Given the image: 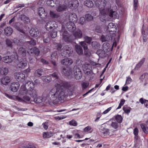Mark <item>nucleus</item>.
<instances>
[{"instance_id": "1", "label": "nucleus", "mask_w": 148, "mask_h": 148, "mask_svg": "<svg viewBox=\"0 0 148 148\" xmlns=\"http://www.w3.org/2000/svg\"><path fill=\"white\" fill-rule=\"evenodd\" d=\"M106 16H108V18L111 20L118 18L119 16L117 11L112 9L111 7H109L105 12V13L100 16V18L101 21L103 22L106 20Z\"/></svg>"}, {"instance_id": "2", "label": "nucleus", "mask_w": 148, "mask_h": 148, "mask_svg": "<svg viewBox=\"0 0 148 148\" xmlns=\"http://www.w3.org/2000/svg\"><path fill=\"white\" fill-rule=\"evenodd\" d=\"M95 4L99 11V16H101L109 7L111 4H108L105 0H97L95 2Z\"/></svg>"}, {"instance_id": "3", "label": "nucleus", "mask_w": 148, "mask_h": 148, "mask_svg": "<svg viewBox=\"0 0 148 148\" xmlns=\"http://www.w3.org/2000/svg\"><path fill=\"white\" fill-rule=\"evenodd\" d=\"M20 91L22 94L29 95L30 96L33 98L36 97L37 96V92L34 88H29V86H25V84L24 82L23 83V85L21 86Z\"/></svg>"}, {"instance_id": "4", "label": "nucleus", "mask_w": 148, "mask_h": 148, "mask_svg": "<svg viewBox=\"0 0 148 148\" xmlns=\"http://www.w3.org/2000/svg\"><path fill=\"white\" fill-rule=\"evenodd\" d=\"M56 89L53 88L49 92L47 96V99L48 101L52 102H58V89L56 88Z\"/></svg>"}, {"instance_id": "5", "label": "nucleus", "mask_w": 148, "mask_h": 148, "mask_svg": "<svg viewBox=\"0 0 148 148\" xmlns=\"http://www.w3.org/2000/svg\"><path fill=\"white\" fill-rule=\"evenodd\" d=\"M61 35L62 36V40L66 42H69L71 40V35L69 34L68 32L65 30V28L63 26L60 31Z\"/></svg>"}, {"instance_id": "6", "label": "nucleus", "mask_w": 148, "mask_h": 148, "mask_svg": "<svg viewBox=\"0 0 148 148\" xmlns=\"http://www.w3.org/2000/svg\"><path fill=\"white\" fill-rule=\"evenodd\" d=\"M70 84L67 82H64L61 80H60L59 83H57L55 85V88H56L58 89H60L62 88V87L65 89H68L71 87Z\"/></svg>"}, {"instance_id": "7", "label": "nucleus", "mask_w": 148, "mask_h": 148, "mask_svg": "<svg viewBox=\"0 0 148 148\" xmlns=\"http://www.w3.org/2000/svg\"><path fill=\"white\" fill-rule=\"evenodd\" d=\"M17 56L16 52H14V54L11 56H6L2 58V61L5 63H10L12 62L16 58Z\"/></svg>"}, {"instance_id": "8", "label": "nucleus", "mask_w": 148, "mask_h": 148, "mask_svg": "<svg viewBox=\"0 0 148 148\" xmlns=\"http://www.w3.org/2000/svg\"><path fill=\"white\" fill-rule=\"evenodd\" d=\"M73 73L75 77L77 80H79L81 78L82 76V73L80 69L78 68L74 67L73 68Z\"/></svg>"}, {"instance_id": "9", "label": "nucleus", "mask_w": 148, "mask_h": 148, "mask_svg": "<svg viewBox=\"0 0 148 148\" xmlns=\"http://www.w3.org/2000/svg\"><path fill=\"white\" fill-rule=\"evenodd\" d=\"M140 83L144 82L143 85L146 86L148 84V73H145L142 75L139 78Z\"/></svg>"}, {"instance_id": "10", "label": "nucleus", "mask_w": 148, "mask_h": 148, "mask_svg": "<svg viewBox=\"0 0 148 148\" xmlns=\"http://www.w3.org/2000/svg\"><path fill=\"white\" fill-rule=\"evenodd\" d=\"M25 82H24L25 84V86H29V88H34L35 86H37L40 83L39 80L38 79H36L34 82L29 81H27Z\"/></svg>"}, {"instance_id": "11", "label": "nucleus", "mask_w": 148, "mask_h": 148, "mask_svg": "<svg viewBox=\"0 0 148 148\" xmlns=\"http://www.w3.org/2000/svg\"><path fill=\"white\" fill-rule=\"evenodd\" d=\"M108 30L110 34L113 35L116 31V27L114 23H110L108 26Z\"/></svg>"}, {"instance_id": "12", "label": "nucleus", "mask_w": 148, "mask_h": 148, "mask_svg": "<svg viewBox=\"0 0 148 148\" xmlns=\"http://www.w3.org/2000/svg\"><path fill=\"white\" fill-rule=\"evenodd\" d=\"M75 23L69 22L66 24V26L67 29L70 32H73L76 29Z\"/></svg>"}, {"instance_id": "13", "label": "nucleus", "mask_w": 148, "mask_h": 148, "mask_svg": "<svg viewBox=\"0 0 148 148\" xmlns=\"http://www.w3.org/2000/svg\"><path fill=\"white\" fill-rule=\"evenodd\" d=\"M79 5V2L77 0H72L69 1L68 3V6L72 9L77 8Z\"/></svg>"}, {"instance_id": "14", "label": "nucleus", "mask_w": 148, "mask_h": 148, "mask_svg": "<svg viewBox=\"0 0 148 148\" xmlns=\"http://www.w3.org/2000/svg\"><path fill=\"white\" fill-rule=\"evenodd\" d=\"M59 89H58V90ZM67 93H66L65 90H62L59 92H58V102L59 101L63 100L65 98H66L67 95Z\"/></svg>"}, {"instance_id": "15", "label": "nucleus", "mask_w": 148, "mask_h": 148, "mask_svg": "<svg viewBox=\"0 0 148 148\" xmlns=\"http://www.w3.org/2000/svg\"><path fill=\"white\" fill-rule=\"evenodd\" d=\"M113 46H112L108 43L105 42L103 45V51L106 52H108L112 49Z\"/></svg>"}, {"instance_id": "16", "label": "nucleus", "mask_w": 148, "mask_h": 148, "mask_svg": "<svg viewBox=\"0 0 148 148\" xmlns=\"http://www.w3.org/2000/svg\"><path fill=\"white\" fill-rule=\"evenodd\" d=\"M69 22L76 23L78 20L77 16L75 13L72 12L69 14Z\"/></svg>"}, {"instance_id": "17", "label": "nucleus", "mask_w": 148, "mask_h": 148, "mask_svg": "<svg viewBox=\"0 0 148 148\" xmlns=\"http://www.w3.org/2000/svg\"><path fill=\"white\" fill-rule=\"evenodd\" d=\"M20 84L18 82H14L11 84L10 88L12 91L16 92L18 90Z\"/></svg>"}, {"instance_id": "18", "label": "nucleus", "mask_w": 148, "mask_h": 148, "mask_svg": "<svg viewBox=\"0 0 148 148\" xmlns=\"http://www.w3.org/2000/svg\"><path fill=\"white\" fill-rule=\"evenodd\" d=\"M25 75L21 73H16V78L17 80L21 82H23L25 79Z\"/></svg>"}, {"instance_id": "19", "label": "nucleus", "mask_w": 148, "mask_h": 148, "mask_svg": "<svg viewBox=\"0 0 148 148\" xmlns=\"http://www.w3.org/2000/svg\"><path fill=\"white\" fill-rule=\"evenodd\" d=\"M73 60L70 58H64L61 60V62L62 64L64 65L69 66L73 63Z\"/></svg>"}, {"instance_id": "20", "label": "nucleus", "mask_w": 148, "mask_h": 148, "mask_svg": "<svg viewBox=\"0 0 148 148\" xmlns=\"http://www.w3.org/2000/svg\"><path fill=\"white\" fill-rule=\"evenodd\" d=\"M38 12L39 15L42 18H45L47 15V13L45 12L43 8H40L38 9Z\"/></svg>"}, {"instance_id": "21", "label": "nucleus", "mask_w": 148, "mask_h": 148, "mask_svg": "<svg viewBox=\"0 0 148 148\" xmlns=\"http://www.w3.org/2000/svg\"><path fill=\"white\" fill-rule=\"evenodd\" d=\"M39 32L38 29L33 28H32L29 32L31 36L34 37L38 36L39 34Z\"/></svg>"}, {"instance_id": "22", "label": "nucleus", "mask_w": 148, "mask_h": 148, "mask_svg": "<svg viewBox=\"0 0 148 148\" xmlns=\"http://www.w3.org/2000/svg\"><path fill=\"white\" fill-rule=\"evenodd\" d=\"M62 73V74L65 76H68L71 73V69L69 67H64L63 69Z\"/></svg>"}, {"instance_id": "23", "label": "nucleus", "mask_w": 148, "mask_h": 148, "mask_svg": "<svg viewBox=\"0 0 148 148\" xmlns=\"http://www.w3.org/2000/svg\"><path fill=\"white\" fill-rule=\"evenodd\" d=\"M109 130L105 128L103 126H101L100 129V132L102 136L110 135Z\"/></svg>"}, {"instance_id": "24", "label": "nucleus", "mask_w": 148, "mask_h": 148, "mask_svg": "<svg viewBox=\"0 0 148 148\" xmlns=\"http://www.w3.org/2000/svg\"><path fill=\"white\" fill-rule=\"evenodd\" d=\"M113 36V35H112L110 34L105 36L102 35L101 37V40L102 42L108 41L110 40H112V37Z\"/></svg>"}, {"instance_id": "25", "label": "nucleus", "mask_w": 148, "mask_h": 148, "mask_svg": "<svg viewBox=\"0 0 148 148\" xmlns=\"http://www.w3.org/2000/svg\"><path fill=\"white\" fill-rule=\"evenodd\" d=\"M73 35L76 39H80L82 37V33L81 30L78 29L73 33Z\"/></svg>"}, {"instance_id": "26", "label": "nucleus", "mask_w": 148, "mask_h": 148, "mask_svg": "<svg viewBox=\"0 0 148 148\" xmlns=\"http://www.w3.org/2000/svg\"><path fill=\"white\" fill-rule=\"evenodd\" d=\"M27 65V61L23 59H21L17 64L18 67L22 69H24Z\"/></svg>"}, {"instance_id": "27", "label": "nucleus", "mask_w": 148, "mask_h": 148, "mask_svg": "<svg viewBox=\"0 0 148 148\" xmlns=\"http://www.w3.org/2000/svg\"><path fill=\"white\" fill-rule=\"evenodd\" d=\"M53 23V21H51L48 22L45 25V28L48 31L53 29L54 27Z\"/></svg>"}, {"instance_id": "28", "label": "nucleus", "mask_w": 148, "mask_h": 148, "mask_svg": "<svg viewBox=\"0 0 148 148\" xmlns=\"http://www.w3.org/2000/svg\"><path fill=\"white\" fill-rule=\"evenodd\" d=\"M10 81V78L8 76L3 77L1 79V83L4 85H7Z\"/></svg>"}, {"instance_id": "29", "label": "nucleus", "mask_w": 148, "mask_h": 148, "mask_svg": "<svg viewBox=\"0 0 148 148\" xmlns=\"http://www.w3.org/2000/svg\"><path fill=\"white\" fill-rule=\"evenodd\" d=\"M23 25L21 24L19 22H17L14 25V27L17 29L18 31H19L20 32L24 33L25 32L23 30L21 29L23 27Z\"/></svg>"}, {"instance_id": "30", "label": "nucleus", "mask_w": 148, "mask_h": 148, "mask_svg": "<svg viewBox=\"0 0 148 148\" xmlns=\"http://www.w3.org/2000/svg\"><path fill=\"white\" fill-rule=\"evenodd\" d=\"M13 42L15 44L18 46H23L25 45L23 40L19 38H14L13 39Z\"/></svg>"}, {"instance_id": "31", "label": "nucleus", "mask_w": 148, "mask_h": 148, "mask_svg": "<svg viewBox=\"0 0 148 148\" xmlns=\"http://www.w3.org/2000/svg\"><path fill=\"white\" fill-rule=\"evenodd\" d=\"M62 50L64 51V52H66L69 55L73 52L72 49L69 47L68 45H65L62 48Z\"/></svg>"}, {"instance_id": "32", "label": "nucleus", "mask_w": 148, "mask_h": 148, "mask_svg": "<svg viewBox=\"0 0 148 148\" xmlns=\"http://www.w3.org/2000/svg\"><path fill=\"white\" fill-rule=\"evenodd\" d=\"M44 73L43 69H39L35 71L34 75L35 76L39 77L41 76Z\"/></svg>"}, {"instance_id": "33", "label": "nucleus", "mask_w": 148, "mask_h": 148, "mask_svg": "<svg viewBox=\"0 0 148 148\" xmlns=\"http://www.w3.org/2000/svg\"><path fill=\"white\" fill-rule=\"evenodd\" d=\"M46 3L48 5L51 7H54L56 5L58 1L57 0H47Z\"/></svg>"}, {"instance_id": "34", "label": "nucleus", "mask_w": 148, "mask_h": 148, "mask_svg": "<svg viewBox=\"0 0 148 148\" xmlns=\"http://www.w3.org/2000/svg\"><path fill=\"white\" fill-rule=\"evenodd\" d=\"M4 33L7 36L10 35L13 32V29L10 27H7L4 29Z\"/></svg>"}, {"instance_id": "35", "label": "nucleus", "mask_w": 148, "mask_h": 148, "mask_svg": "<svg viewBox=\"0 0 148 148\" xmlns=\"http://www.w3.org/2000/svg\"><path fill=\"white\" fill-rule=\"evenodd\" d=\"M67 8V6L64 4H61L60 3L56 9L58 12H60L65 10Z\"/></svg>"}, {"instance_id": "36", "label": "nucleus", "mask_w": 148, "mask_h": 148, "mask_svg": "<svg viewBox=\"0 0 148 148\" xmlns=\"http://www.w3.org/2000/svg\"><path fill=\"white\" fill-rule=\"evenodd\" d=\"M58 75V73L56 72H55L52 74H50V75L51 76L52 78H53V80L56 79L58 81L57 83H59L60 81V80H61L59 79V77Z\"/></svg>"}, {"instance_id": "37", "label": "nucleus", "mask_w": 148, "mask_h": 148, "mask_svg": "<svg viewBox=\"0 0 148 148\" xmlns=\"http://www.w3.org/2000/svg\"><path fill=\"white\" fill-rule=\"evenodd\" d=\"M84 4L89 8H91L94 6L93 2L90 0H86L84 1Z\"/></svg>"}, {"instance_id": "38", "label": "nucleus", "mask_w": 148, "mask_h": 148, "mask_svg": "<svg viewBox=\"0 0 148 148\" xmlns=\"http://www.w3.org/2000/svg\"><path fill=\"white\" fill-rule=\"evenodd\" d=\"M36 43V40L33 39H31L30 41L25 42L24 43L25 45H26L29 46L35 45Z\"/></svg>"}, {"instance_id": "39", "label": "nucleus", "mask_w": 148, "mask_h": 148, "mask_svg": "<svg viewBox=\"0 0 148 148\" xmlns=\"http://www.w3.org/2000/svg\"><path fill=\"white\" fill-rule=\"evenodd\" d=\"M75 47L76 51L78 54H81L83 53L82 49L79 45H76Z\"/></svg>"}, {"instance_id": "40", "label": "nucleus", "mask_w": 148, "mask_h": 148, "mask_svg": "<svg viewBox=\"0 0 148 148\" xmlns=\"http://www.w3.org/2000/svg\"><path fill=\"white\" fill-rule=\"evenodd\" d=\"M145 60V58H143L140 62L136 65L135 69H138L143 64Z\"/></svg>"}, {"instance_id": "41", "label": "nucleus", "mask_w": 148, "mask_h": 148, "mask_svg": "<svg viewBox=\"0 0 148 148\" xmlns=\"http://www.w3.org/2000/svg\"><path fill=\"white\" fill-rule=\"evenodd\" d=\"M143 131L145 134L148 133V127L147 125L144 123H141L140 125Z\"/></svg>"}, {"instance_id": "42", "label": "nucleus", "mask_w": 148, "mask_h": 148, "mask_svg": "<svg viewBox=\"0 0 148 148\" xmlns=\"http://www.w3.org/2000/svg\"><path fill=\"white\" fill-rule=\"evenodd\" d=\"M26 50L23 47L20 48L18 50V53L22 56H25L26 55Z\"/></svg>"}, {"instance_id": "43", "label": "nucleus", "mask_w": 148, "mask_h": 148, "mask_svg": "<svg viewBox=\"0 0 148 148\" xmlns=\"http://www.w3.org/2000/svg\"><path fill=\"white\" fill-rule=\"evenodd\" d=\"M57 32L53 29L51 30L50 31V35L53 38H56L57 35Z\"/></svg>"}, {"instance_id": "44", "label": "nucleus", "mask_w": 148, "mask_h": 148, "mask_svg": "<svg viewBox=\"0 0 148 148\" xmlns=\"http://www.w3.org/2000/svg\"><path fill=\"white\" fill-rule=\"evenodd\" d=\"M0 72L1 75H6L8 72V70L6 67H2L0 70Z\"/></svg>"}, {"instance_id": "45", "label": "nucleus", "mask_w": 148, "mask_h": 148, "mask_svg": "<svg viewBox=\"0 0 148 148\" xmlns=\"http://www.w3.org/2000/svg\"><path fill=\"white\" fill-rule=\"evenodd\" d=\"M21 19L25 23H28L30 22V20L29 17H27L25 15H23L21 16Z\"/></svg>"}, {"instance_id": "46", "label": "nucleus", "mask_w": 148, "mask_h": 148, "mask_svg": "<svg viewBox=\"0 0 148 148\" xmlns=\"http://www.w3.org/2000/svg\"><path fill=\"white\" fill-rule=\"evenodd\" d=\"M91 68V65L87 63H85L83 66V69L84 71L87 70H90Z\"/></svg>"}, {"instance_id": "47", "label": "nucleus", "mask_w": 148, "mask_h": 148, "mask_svg": "<svg viewBox=\"0 0 148 148\" xmlns=\"http://www.w3.org/2000/svg\"><path fill=\"white\" fill-rule=\"evenodd\" d=\"M50 14L51 17L53 18H57L59 16V15L58 13L54 11H50Z\"/></svg>"}, {"instance_id": "48", "label": "nucleus", "mask_w": 148, "mask_h": 148, "mask_svg": "<svg viewBox=\"0 0 148 148\" xmlns=\"http://www.w3.org/2000/svg\"><path fill=\"white\" fill-rule=\"evenodd\" d=\"M42 78L44 81L47 82H49L52 79L50 75L49 76L43 77Z\"/></svg>"}, {"instance_id": "49", "label": "nucleus", "mask_w": 148, "mask_h": 148, "mask_svg": "<svg viewBox=\"0 0 148 148\" xmlns=\"http://www.w3.org/2000/svg\"><path fill=\"white\" fill-rule=\"evenodd\" d=\"M80 44L84 48L85 51L87 52L88 50V48L87 45L85 41H82L80 42Z\"/></svg>"}, {"instance_id": "50", "label": "nucleus", "mask_w": 148, "mask_h": 148, "mask_svg": "<svg viewBox=\"0 0 148 148\" xmlns=\"http://www.w3.org/2000/svg\"><path fill=\"white\" fill-rule=\"evenodd\" d=\"M52 135V134L51 132H44L43 134V137L44 138H49Z\"/></svg>"}, {"instance_id": "51", "label": "nucleus", "mask_w": 148, "mask_h": 148, "mask_svg": "<svg viewBox=\"0 0 148 148\" xmlns=\"http://www.w3.org/2000/svg\"><path fill=\"white\" fill-rule=\"evenodd\" d=\"M123 109L125 113L128 114L130 112L132 108L130 107L124 106L123 108Z\"/></svg>"}, {"instance_id": "52", "label": "nucleus", "mask_w": 148, "mask_h": 148, "mask_svg": "<svg viewBox=\"0 0 148 148\" xmlns=\"http://www.w3.org/2000/svg\"><path fill=\"white\" fill-rule=\"evenodd\" d=\"M6 44L8 47L12 48V42L9 39H7L5 41Z\"/></svg>"}, {"instance_id": "53", "label": "nucleus", "mask_w": 148, "mask_h": 148, "mask_svg": "<svg viewBox=\"0 0 148 148\" xmlns=\"http://www.w3.org/2000/svg\"><path fill=\"white\" fill-rule=\"evenodd\" d=\"M115 119L119 123H121L122 121L123 118L121 115L117 114L115 116Z\"/></svg>"}, {"instance_id": "54", "label": "nucleus", "mask_w": 148, "mask_h": 148, "mask_svg": "<svg viewBox=\"0 0 148 148\" xmlns=\"http://www.w3.org/2000/svg\"><path fill=\"white\" fill-rule=\"evenodd\" d=\"M138 4V0H133V8L135 10L137 9Z\"/></svg>"}, {"instance_id": "55", "label": "nucleus", "mask_w": 148, "mask_h": 148, "mask_svg": "<svg viewBox=\"0 0 148 148\" xmlns=\"http://www.w3.org/2000/svg\"><path fill=\"white\" fill-rule=\"evenodd\" d=\"M67 92L69 95H72L74 92V88L70 87V88L68 89Z\"/></svg>"}, {"instance_id": "56", "label": "nucleus", "mask_w": 148, "mask_h": 148, "mask_svg": "<svg viewBox=\"0 0 148 148\" xmlns=\"http://www.w3.org/2000/svg\"><path fill=\"white\" fill-rule=\"evenodd\" d=\"M92 46L95 49H97L99 46V44L96 41H93L92 43Z\"/></svg>"}, {"instance_id": "57", "label": "nucleus", "mask_w": 148, "mask_h": 148, "mask_svg": "<svg viewBox=\"0 0 148 148\" xmlns=\"http://www.w3.org/2000/svg\"><path fill=\"white\" fill-rule=\"evenodd\" d=\"M111 126L115 129H118L119 127V125L116 122H112Z\"/></svg>"}, {"instance_id": "58", "label": "nucleus", "mask_w": 148, "mask_h": 148, "mask_svg": "<svg viewBox=\"0 0 148 148\" xmlns=\"http://www.w3.org/2000/svg\"><path fill=\"white\" fill-rule=\"evenodd\" d=\"M85 18L86 20L88 21H91L93 19V16L89 14H86Z\"/></svg>"}, {"instance_id": "59", "label": "nucleus", "mask_w": 148, "mask_h": 148, "mask_svg": "<svg viewBox=\"0 0 148 148\" xmlns=\"http://www.w3.org/2000/svg\"><path fill=\"white\" fill-rule=\"evenodd\" d=\"M34 99V102L36 103H40L42 102V101L40 97H33Z\"/></svg>"}, {"instance_id": "60", "label": "nucleus", "mask_w": 148, "mask_h": 148, "mask_svg": "<svg viewBox=\"0 0 148 148\" xmlns=\"http://www.w3.org/2000/svg\"><path fill=\"white\" fill-rule=\"evenodd\" d=\"M125 101L124 99H122L121 100L119 104V106L116 108V110H118L121 108L122 106L124 105Z\"/></svg>"}, {"instance_id": "61", "label": "nucleus", "mask_w": 148, "mask_h": 148, "mask_svg": "<svg viewBox=\"0 0 148 148\" xmlns=\"http://www.w3.org/2000/svg\"><path fill=\"white\" fill-rule=\"evenodd\" d=\"M85 42L87 43L90 44L92 40V38L91 37L88 36H85L84 38Z\"/></svg>"}, {"instance_id": "62", "label": "nucleus", "mask_w": 148, "mask_h": 148, "mask_svg": "<svg viewBox=\"0 0 148 148\" xmlns=\"http://www.w3.org/2000/svg\"><path fill=\"white\" fill-rule=\"evenodd\" d=\"M88 85L89 83H88L85 82H83L82 84L83 89H86L88 86Z\"/></svg>"}, {"instance_id": "63", "label": "nucleus", "mask_w": 148, "mask_h": 148, "mask_svg": "<svg viewBox=\"0 0 148 148\" xmlns=\"http://www.w3.org/2000/svg\"><path fill=\"white\" fill-rule=\"evenodd\" d=\"M132 79L130 77L128 76L127 77V79L125 82V84H130L132 82Z\"/></svg>"}, {"instance_id": "64", "label": "nucleus", "mask_w": 148, "mask_h": 148, "mask_svg": "<svg viewBox=\"0 0 148 148\" xmlns=\"http://www.w3.org/2000/svg\"><path fill=\"white\" fill-rule=\"evenodd\" d=\"M79 21L81 24H84L85 22V18L84 17H81L80 18Z\"/></svg>"}]
</instances>
